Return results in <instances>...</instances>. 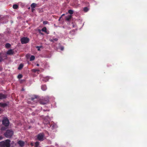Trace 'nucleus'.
Wrapping results in <instances>:
<instances>
[{
    "mask_svg": "<svg viewBox=\"0 0 147 147\" xmlns=\"http://www.w3.org/2000/svg\"><path fill=\"white\" fill-rule=\"evenodd\" d=\"M10 140L7 139L5 140V142L2 141L0 142V145L1 146L3 147H10Z\"/></svg>",
    "mask_w": 147,
    "mask_h": 147,
    "instance_id": "obj_1",
    "label": "nucleus"
},
{
    "mask_svg": "<svg viewBox=\"0 0 147 147\" xmlns=\"http://www.w3.org/2000/svg\"><path fill=\"white\" fill-rule=\"evenodd\" d=\"M13 131L10 130H7L4 133V135L6 137L10 138L11 137L13 134Z\"/></svg>",
    "mask_w": 147,
    "mask_h": 147,
    "instance_id": "obj_2",
    "label": "nucleus"
},
{
    "mask_svg": "<svg viewBox=\"0 0 147 147\" xmlns=\"http://www.w3.org/2000/svg\"><path fill=\"white\" fill-rule=\"evenodd\" d=\"M49 100L47 98H44L40 99L39 101V103L41 105H44L47 103Z\"/></svg>",
    "mask_w": 147,
    "mask_h": 147,
    "instance_id": "obj_3",
    "label": "nucleus"
},
{
    "mask_svg": "<svg viewBox=\"0 0 147 147\" xmlns=\"http://www.w3.org/2000/svg\"><path fill=\"white\" fill-rule=\"evenodd\" d=\"M44 136L45 135L43 133H40L37 136V139L40 141H42L44 140Z\"/></svg>",
    "mask_w": 147,
    "mask_h": 147,
    "instance_id": "obj_4",
    "label": "nucleus"
},
{
    "mask_svg": "<svg viewBox=\"0 0 147 147\" xmlns=\"http://www.w3.org/2000/svg\"><path fill=\"white\" fill-rule=\"evenodd\" d=\"M21 41L22 44H24L28 43L29 41V38L27 37H24L21 39Z\"/></svg>",
    "mask_w": 147,
    "mask_h": 147,
    "instance_id": "obj_5",
    "label": "nucleus"
},
{
    "mask_svg": "<svg viewBox=\"0 0 147 147\" xmlns=\"http://www.w3.org/2000/svg\"><path fill=\"white\" fill-rule=\"evenodd\" d=\"M2 123L3 125L6 127L9 126V121L8 119L7 118H5L3 120Z\"/></svg>",
    "mask_w": 147,
    "mask_h": 147,
    "instance_id": "obj_6",
    "label": "nucleus"
},
{
    "mask_svg": "<svg viewBox=\"0 0 147 147\" xmlns=\"http://www.w3.org/2000/svg\"><path fill=\"white\" fill-rule=\"evenodd\" d=\"M15 53L13 49H11L8 50L7 52V54L9 55H12Z\"/></svg>",
    "mask_w": 147,
    "mask_h": 147,
    "instance_id": "obj_7",
    "label": "nucleus"
},
{
    "mask_svg": "<svg viewBox=\"0 0 147 147\" xmlns=\"http://www.w3.org/2000/svg\"><path fill=\"white\" fill-rule=\"evenodd\" d=\"M49 79V77L47 76L45 77H42L41 78L40 80L42 81H44L45 82H46L48 81Z\"/></svg>",
    "mask_w": 147,
    "mask_h": 147,
    "instance_id": "obj_8",
    "label": "nucleus"
},
{
    "mask_svg": "<svg viewBox=\"0 0 147 147\" xmlns=\"http://www.w3.org/2000/svg\"><path fill=\"white\" fill-rule=\"evenodd\" d=\"M18 143L21 147H23L24 146V142L21 140L18 141Z\"/></svg>",
    "mask_w": 147,
    "mask_h": 147,
    "instance_id": "obj_9",
    "label": "nucleus"
},
{
    "mask_svg": "<svg viewBox=\"0 0 147 147\" xmlns=\"http://www.w3.org/2000/svg\"><path fill=\"white\" fill-rule=\"evenodd\" d=\"M72 18V16L71 15L68 16H67L66 17H65V19L67 21H69L70 20L71 18Z\"/></svg>",
    "mask_w": 147,
    "mask_h": 147,
    "instance_id": "obj_10",
    "label": "nucleus"
},
{
    "mask_svg": "<svg viewBox=\"0 0 147 147\" xmlns=\"http://www.w3.org/2000/svg\"><path fill=\"white\" fill-rule=\"evenodd\" d=\"M41 89L43 91L46 90L47 89L46 86L45 85H42L41 86Z\"/></svg>",
    "mask_w": 147,
    "mask_h": 147,
    "instance_id": "obj_11",
    "label": "nucleus"
},
{
    "mask_svg": "<svg viewBox=\"0 0 147 147\" xmlns=\"http://www.w3.org/2000/svg\"><path fill=\"white\" fill-rule=\"evenodd\" d=\"M6 98L5 95L3 94L0 93V99L5 98Z\"/></svg>",
    "mask_w": 147,
    "mask_h": 147,
    "instance_id": "obj_12",
    "label": "nucleus"
},
{
    "mask_svg": "<svg viewBox=\"0 0 147 147\" xmlns=\"http://www.w3.org/2000/svg\"><path fill=\"white\" fill-rule=\"evenodd\" d=\"M23 66H24V65L23 64H22V63L20 64V65L18 67V69L19 70L21 69H22V68L23 67Z\"/></svg>",
    "mask_w": 147,
    "mask_h": 147,
    "instance_id": "obj_13",
    "label": "nucleus"
},
{
    "mask_svg": "<svg viewBox=\"0 0 147 147\" xmlns=\"http://www.w3.org/2000/svg\"><path fill=\"white\" fill-rule=\"evenodd\" d=\"M11 46V45L9 43L6 44L5 45V47L6 48H8L10 47Z\"/></svg>",
    "mask_w": 147,
    "mask_h": 147,
    "instance_id": "obj_14",
    "label": "nucleus"
},
{
    "mask_svg": "<svg viewBox=\"0 0 147 147\" xmlns=\"http://www.w3.org/2000/svg\"><path fill=\"white\" fill-rule=\"evenodd\" d=\"M36 4L34 3H33L31 5V8H34L36 6Z\"/></svg>",
    "mask_w": 147,
    "mask_h": 147,
    "instance_id": "obj_15",
    "label": "nucleus"
},
{
    "mask_svg": "<svg viewBox=\"0 0 147 147\" xmlns=\"http://www.w3.org/2000/svg\"><path fill=\"white\" fill-rule=\"evenodd\" d=\"M35 57L34 55H32L30 58V61H33L35 59Z\"/></svg>",
    "mask_w": 147,
    "mask_h": 147,
    "instance_id": "obj_16",
    "label": "nucleus"
},
{
    "mask_svg": "<svg viewBox=\"0 0 147 147\" xmlns=\"http://www.w3.org/2000/svg\"><path fill=\"white\" fill-rule=\"evenodd\" d=\"M18 5L16 4H14L13 6V7L14 9H16L18 8Z\"/></svg>",
    "mask_w": 147,
    "mask_h": 147,
    "instance_id": "obj_17",
    "label": "nucleus"
},
{
    "mask_svg": "<svg viewBox=\"0 0 147 147\" xmlns=\"http://www.w3.org/2000/svg\"><path fill=\"white\" fill-rule=\"evenodd\" d=\"M88 10H89V9H88V8L87 7H85L84 8V11L85 12H87V11H88Z\"/></svg>",
    "mask_w": 147,
    "mask_h": 147,
    "instance_id": "obj_18",
    "label": "nucleus"
},
{
    "mask_svg": "<svg viewBox=\"0 0 147 147\" xmlns=\"http://www.w3.org/2000/svg\"><path fill=\"white\" fill-rule=\"evenodd\" d=\"M39 144V142H36L35 143V146L36 147H38Z\"/></svg>",
    "mask_w": 147,
    "mask_h": 147,
    "instance_id": "obj_19",
    "label": "nucleus"
},
{
    "mask_svg": "<svg viewBox=\"0 0 147 147\" xmlns=\"http://www.w3.org/2000/svg\"><path fill=\"white\" fill-rule=\"evenodd\" d=\"M42 30L43 32H47V28H46V27H44V28H43L42 29Z\"/></svg>",
    "mask_w": 147,
    "mask_h": 147,
    "instance_id": "obj_20",
    "label": "nucleus"
},
{
    "mask_svg": "<svg viewBox=\"0 0 147 147\" xmlns=\"http://www.w3.org/2000/svg\"><path fill=\"white\" fill-rule=\"evenodd\" d=\"M68 12L70 14H72L73 13V11L71 9L69 10Z\"/></svg>",
    "mask_w": 147,
    "mask_h": 147,
    "instance_id": "obj_21",
    "label": "nucleus"
},
{
    "mask_svg": "<svg viewBox=\"0 0 147 147\" xmlns=\"http://www.w3.org/2000/svg\"><path fill=\"white\" fill-rule=\"evenodd\" d=\"M22 77V74H19L18 76V79L21 78Z\"/></svg>",
    "mask_w": 147,
    "mask_h": 147,
    "instance_id": "obj_22",
    "label": "nucleus"
},
{
    "mask_svg": "<svg viewBox=\"0 0 147 147\" xmlns=\"http://www.w3.org/2000/svg\"><path fill=\"white\" fill-rule=\"evenodd\" d=\"M48 23V22L47 21H44L43 22V23L44 24H47Z\"/></svg>",
    "mask_w": 147,
    "mask_h": 147,
    "instance_id": "obj_23",
    "label": "nucleus"
},
{
    "mask_svg": "<svg viewBox=\"0 0 147 147\" xmlns=\"http://www.w3.org/2000/svg\"><path fill=\"white\" fill-rule=\"evenodd\" d=\"M34 98H33V97H32L31 98V100H34L35 99H37V97L36 96H34Z\"/></svg>",
    "mask_w": 147,
    "mask_h": 147,
    "instance_id": "obj_24",
    "label": "nucleus"
},
{
    "mask_svg": "<svg viewBox=\"0 0 147 147\" xmlns=\"http://www.w3.org/2000/svg\"><path fill=\"white\" fill-rule=\"evenodd\" d=\"M1 106L4 107L6 105V104L5 103H2V104L1 103Z\"/></svg>",
    "mask_w": 147,
    "mask_h": 147,
    "instance_id": "obj_25",
    "label": "nucleus"
},
{
    "mask_svg": "<svg viewBox=\"0 0 147 147\" xmlns=\"http://www.w3.org/2000/svg\"><path fill=\"white\" fill-rule=\"evenodd\" d=\"M42 46H37L36 47V48L38 49V51H40V48Z\"/></svg>",
    "mask_w": 147,
    "mask_h": 147,
    "instance_id": "obj_26",
    "label": "nucleus"
},
{
    "mask_svg": "<svg viewBox=\"0 0 147 147\" xmlns=\"http://www.w3.org/2000/svg\"><path fill=\"white\" fill-rule=\"evenodd\" d=\"M60 49L61 51H63L64 50V48L63 46H61L60 47Z\"/></svg>",
    "mask_w": 147,
    "mask_h": 147,
    "instance_id": "obj_27",
    "label": "nucleus"
},
{
    "mask_svg": "<svg viewBox=\"0 0 147 147\" xmlns=\"http://www.w3.org/2000/svg\"><path fill=\"white\" fill-rule=\"evenodd\" d=\"M32 70L34 72H36V71H39V70H36L35 69H33Z\"/></svg>",
    "mask_w": 147,
    "mask_h": 147,
    "instance_id": "obj_28",
    "label": "nucleus"
},
{
    "mask_svg": "<svg viewBox=\"0 0 147 147\" xmlns=\"http://www.w3.org/2000/svg\"><path fill=\"white\" fill-rule=\"evenodd\" d=\"M54 40V41H57L58 40V39L57 38H55L54 39H53Z\"/></svg>",
    "mask_w": 147,
    "mask_h": 147,
    "instance_id": "obj_29",
    "label": "nucleus"
},
{
    "mask_svg": "<svg viewBox=\"0 0 147 147\" xmlns=\"http://www.w3.org/2000/svg\"><path fill=\"white\" fill-rule=\"evenodd\" d=\"M32 9V12H33L34 10H35V9H34V8H31Z\"/></svg>",
    "mask_w": 147,
    "mask_h": 147,
    "instance_id": "obj_30",
    "label": "nucleus"
},
{
    "mask_svg": "<svg viewBox=\"0 0 147 147\" xmlns=\"http://www.w3.org/2000/svg\"><path fill=\"white\" fill-rule=\"evenodd\" d=\"M50 41H51V42H54V40L53 39H51L50 40Z\"/></svg>",
    "mask_w": 147,
    "mask_h": 147,
    "instance_id": "obj_31",
    "label": "nucleus"
},
{
    "mask_svg": "<svg viewBox=\"0 0 147 147\" xmlns=\"http://www.w3.org/2000/svg\"><path fill=\"white\" fill-rule=\"evenodd\" d=\"M3 138L1 136H0V140H1Z\"/></svg>",
    "mask_w": 147,
    "mask_h": 147,
    "instance_id": "obj_32",
    "label": "nucleus"
},
{
    "mask_svg": "<svg viewBox=\"0 0 147 147\" xmlns=\"http://www.w3.org/2000/svg\"><path fill=\"white\" fill-rule=\"evenodd\" d=\"M38 31H39V32L40 33L42 34V33H41V30H38Z\"/></svg>",
    "mask_w": 147,
    "mask_h": 147,
    "instance_id": "obj_33",
    "label": "nucleus"
},
{
    "mask_svg": "<svg viewBox=\"0 0 147 147\" xmlns=\"http://www.w3.org/2000/svg\"><path fill=\"white\" fill-rule=\"evenodd\" d=\"M38 31H39V32L40 33L42 34V33H41V30H38Z\"/></svg>",
    "mask_w": 147,
    "mask_h": 147,
    "instance_id": "obj_34",
    "label": "nucleus"
},
{
    "mask_svg": "<svg viewBox=\"0 0 147 147\" xmlns=\"http://www.w3.org/2000/svg\"><path fill=\"white\" fill-rule=\"evenodd\" d=\"M36 66H39V64H38L37 63V64H36Z\"/></svg>",
    "mask_w": 147,
    "mask_h": 147,
    "instance_id": "obj_35",
    "label": "nucleus"
},
{
    "mask_svg": "<svg viewBox=\"0 0 147 147\" xmlns=\"http://www.w3.org/2000/svg\"><path fill=\"white\" fill-rule=\"evenodd\" d=\"M65 14H63L62 15H61V17H62L63 16H64L65 15Z\"/></svg>",
    "mask_w": 147,
    "mask_h": 147,
    "instance_id": "obj_36",
    "label": "nucleus"
},
{
    "mask_svg": "<svg viewBox=\"0 0 147 147\" xmlns=\"http://www.w3.org/2000/svg\"><path fill=\"white\" fill-rule=\"evenodd\" d=\"M62 17H61H61H60V18H60V19H61V18Z\"/></svg>",
    "mask_w": 147,
    "mask_h": 147,
    "instance_id": "obj_37",
    "label": "nucleus"
},
{
    "mask_svg": "<svg viewBox=\"0 0 147 147\" xmlns=\"http://www.w3.org/2000/svg\"><path fill=\"white\" fill-rule=\"evenodd\" d=\"M62 17H61H61H60V18H60V19H61V18Z\"/></svg>",
    "mask_w": 147,
    "mask_h": 147,
    "instance_id": "obj_38",
    "label": "nucleus"
},
{
    "mask_svg": "<svg viewBox=\"0 0 147 147\" xmlns=\"http://www.w3.org/2000/svg\"><path fill=\"white\" fill-rule=\"evenodd\" d=\"M60 20H61V19L59 18V21H60Z\"/></svg>",
    "mask_w": 147,
    "mask_h": 147,
    "instance_id": "obj_39",
    "label": "nucleus"
},
{
    "mask_svg": "<svg viewBox=\"0 0 147 147\" xmlns=\"http://www.w3.org/2000/svg\"><path fill=\"white\" fill-rule=\"evenodd\" d=\"M1 103H0V105H1Z\"/></svg>",
    "mask_w": 147,
    "mask_h": 147,
    "instance_id": "obj_40",
    "label": "nucleus"
}]
</instances>
